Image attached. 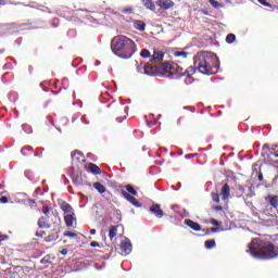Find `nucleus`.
I'll return each mask as SVG.
<instances>
[{"mask_svg":"<svg viewBox=\"0 0 278 278\" xmlns=\"http://www.w3.org/2000/svg\"><path fill=\"white\" fill-rule=\"evenodd\" d=\"M140 55H141V58H143L144 60H147V58H150V59H151V52H150L149 50H147V49L141 50Z\"/></svg>","mask_w":278,"mask_h":278,"instance_id":"30","label":"nucleus"},{"mask_svg":"<svg viewBox=\"0 0 278 278\" xmlns=\"http://www.w3.org/2000/svg\"><path fill=\"white\" fill-rule=\"evenodd\" d=\"M204 247H205V249H214V247H216V240H214V239L206 240L204 242Z\"/></svg>","mask_w":278,"mask_h":278,"instance_id":"26","label":"nucleus"},{"mask_svg":"<svg viewBox=\"0 0 278 278\" xmlns=\"http://www.w3.org/2000/svg\"><path fill=\"white\" fill-rule=\"evenodd\" d=\"M41 11H42V12H48V14H53V12H51V11L49 10V8H46V10L42 9Z\"/></svg>","mask_w":278,"mask_h":278,"instance_id":"51","label":"nucleus"},{"mask_svg":"<svg viewBox=\"0 0 278 278\" xmlns=\"http://www.w3.org/2000/svg\"><path fill=\"white\" fill-rule=\"evenodd\" d=\"M211 225H214V227H220V223H218V220L216 219H211Z\"/></svg>","mask_w":278,"mask_h":278,"instance_id":"40","label":"nucleus"},{"mask_svg":"<svg viewBox=\"0 0 278 278\" xmlns=\"http://www.w3.org/2000/svg\"><path fill=\"white\" fill-rule=\"evenodd\" d=\"M0 203H8V197H5V195L1 197Z\"/></svg>","mask_w":278,"mask_h":278,"instance_id":"44","label":"nucleus"},{"mask_svg":"<svg viewBox=\"0 0 278 278\" xmlns=\"http://www.w3.org/2000/svg\"><path fill=\"white\" fill-rule=\"evenodd\" d=\"M131 11H132L131 8H127V9H124L122 12L123 14H131Z\"/></svg>","mask_w":278,"mask_h":278,"instance_id":"41","label":"nucleus"},{"mask_svg":"<svg viewBox=\"0 0 278 278\" xmlns=\"http://www.w3.org/2000/svg\"><path fill=\"white\" fill-rule=\"evenodd\" d=\"M72 180L75 186H81V178L79 177V175L72 176Z\"/></svg>","mask_w":278,"mask_h":278,"instance_id":"28","label":"nucleus"},{"mask_svg":"<svg viewBox=\"0 0 278 278\" xmlns=\"http://www.w3.org/2000/svg\"><path fill=\"white\" fill-rule=\"evenodd\" d=\"M150 212L151 214H154L156 218H162V216H164V211H162V208L160 207V204H153L150 207Z\"/></svg>","mask_w":278,"mask_h":278,"instance_id":"13","label":"nucleus"},{"mask_svg":"<svg viewBox=\"0 0 278 278\" xmlns=\"http://www.w3.org/2000/svg\"><path fill=\"white\" fill-rule=\"evenodd\" d=\"M153 68L157 71L159 75H163V77H173V65H170V62H164L161 65H142L141 63L140 65H137V73L151 77L153 75V73H151Z\"/></svg>","mask_w":278,"mask_h":278,"instance_id":"4","label":"nucleus"},{"mask_svg":"<svg viewBox=\"0 0 278 278\" xmlns=\"http://www.w3.org/2000/svg\"><path fill=\"white\" fill-rule=\"evenodd\" d=\"M121 251L124 255H130L132 251L131 240L129 238H125V240L121 243Z\"/></svg>","mask_w":278,"mask_h":278,"instance_id":"6","label":"nucleus"},{"mask_svg":"<svg viewBox=\"0 0 278 278\" xmlns=\"http://www.w3.org/2000/svg\"><path fill=\"white\" fill-rule=\"evenodd\" d=\"M42 151H45V148H38L37 152H35V157H42Z\"/></svg>","mask_w":278,"mask_h":278,"instance_id":"37","label":"nucleus"},{"mask_svg":"<svg viewBox=\"0 0 278 278\" xmlns=\"http://www.w3.org/2000/svg\"><path fill=\"white\" fill-rule=\"evenodd\" d=\"M230 194H231V188L229 187V184L226 182L220 190V197L223 201H227Z\"/></svg>","mask_w":278,"mask_h":278,"instance_id":"11","label":"nucleus"},{"mask_svg":"<svg viewBox=\"0 0 278 278\" xmlns=\"http://www.w3.org/2000/svg\"><path fill=\"white\" fill-rule=\"evenodd\" d=\"M96 233H97V229H91V230H90V235H91V236H94Z\"/></svg>","mask_w":278,"mask_h":278,"instance_id":"55","label":"nucleus"},{"mask_svg":"<svg viewBox=\"0 0 278 278\" xmlns=\"http://www.w3.org/2000/svg\"><path fill=\"white\" fill-rule=\"evenodd\" d=\"M35 236H36L37 238H42L43 236H47V232H45V231H37V232L35 233Z\"/></svg>","mask_w":278,"mask_h":278,"instance_id":"39","label":"nucleus"},{"mask_svg":"<svg viewBox=\"0 0 278 278\" xmlns=\"http://www.w3.org/2000/svg\"><path fill=\"white\" fill-rule=\"evenodd\" d=\"M89 170L92 175H101V167L94 163H89Z\"/></svg>","mask_w":278,"mask_h":278,"instance_id":"19","label":"nucleus"},{"mask_svg":"<svg viewBox=\"0 0 278 278\" xmlns=\"http://www.w3.org/2000/svg\"><path fill=\"white\" fill-rule=\"evenodd\" d=\"M193 66L202 75H216L220 68V61L212 52H199L193 58Z\"/></svg>","mask_w":278,"mask_h":278,"instance_id":"1","label":"nucleus"},{"mask_svg":"<svg viewBox=\"0 0 278 278\" xmlns=\"http://www.w3.org/2000/svg\"><path fill=\"white\" fill-rule=\"evenodd\" d=\"M185 225L193 231H201V225L192 219H186Z\"/></svg>","mask_w":278,"mask_h":278,"instance_id":"16","label":"nucleus"},{"mask_svg":"<svg viewBox=\"0 0 278 278\" xmlns=\"http://www.w3.org/2000/svg\"><path fill=\"white\" fill-rule=\"evenodd\" d=\"M175 58H181L182 61L176 60V64H182V62H188V52L181 51V52H175Z\"/></svg>","mask_w":278,"mask_h":278,"instance_id":"18","label":"nucleus"},{"mask_svg":"<svg viewBox=\"0 0 278 278\" xmlns=\"http://www.w3.org/2000/svg\"><path fill=\"white\" fill-rule=\"evenodd\" d=\"M263 149H264V150H266V149H267L268 151H270V146H268V144H264V146H263Z\"/></svg>","mask_w":278,"mask_h":278,"instance_id":"53","label":"nucleus"},{"mask_svg":"<svg viewBox=\"0 0 278 278\" xmlns=\"http://www.w3.org/2000/svg\"><path fill=\"white\" fill-rule=\"evenodd\" d=\"M21 42H23V38H18L15 40V45L21 46Z\"/></svg>","mask_w":278,"mask_h":278,"instance_id":"48","label":"nucleus"},{"mask_svg":"<svg viewBox=\"0 0 278 278\" xmlns=\"http://www.w3.org/2000/svg\"><path fill=\"white\" fill-rule=\"evenodd\" d=\"M134 27L139 31H144V29H147V24L143 21H135Z\"/></svg>","mask_w":278,"mask_h":278,"instance_id":"21","label":"nucleus"},{"mask_svg":"<svg viewBox=\"0 0 278 278\" xmlns=\"http://www.w3.org/2000/svg\"><path fill=\"white\" fill-rule=\"evenodd\" d=\"M261 5H264L265 8H273V4L267 2L266 0H257Z\"/></svg>","mask_w":278,"mask_h":278,"instance_id":"36","label":"nucleus"},{"mask_svg":"<svg viewBox=\"0 0 278 278\" xmlns=\"http://www.w3.org/2000/svg\"><path fill=\"white\" fill-rule=\"evenodd\" d=\"M215 212H223V206H215Z\"/></svg>","mask_w":278,"mask_h":278,"instance_id":"50","label":"nucleus"},{"mask_svg":"<svg viewBox=\"0 0 278 278\" xmlns=\"http://www.w3.org/2000/svg\"><path fill=\"white\" fill-rule=\"evenodd\" d=\"M117 231H118V226H113L110 228V230H109L110 240H114V238H116Z\"/></svg>","mask_w":278,"mask_h":278,"instance_id":"24","label":"nucleus"},{"mask_svg":"<svg viewBox=\"0 0 278 278\" xmlns=\"http://www.w3.org/2000/svg\"><path fill=\"white\" fill-rule=\"evenodd\" d=\"M122 194L124 199H126V201H129V203H131V205H134L135 207H142V204L138 202L135 195L129 194L127 191H123Z\"/></svg>","mask_w":278,"mask_h":278,"instance_id":"7","label":"nucleus"},{"mask_svg":"<svg viewBox=\"0 0 278 278\" xmlns=\"http://www.w3.org/2000/svg\"><path fill=\"white\" fill-rule=\"evenodd\" d=\"M211 231L212 233H216L218 231V228H212Z\"/></svg>","mask_w":278,"mask_h":278,"instance_id":"56","label":"nucleus"},{"mask_svg":"<svg viewBox=\"0 0 278 278\" xmlns=\"http://www.w3.org/2000/svg\"><path fill=\"white\" fill-rule=\"evenodd\" d=\"M208 3H211V5L216 10H218V8H223V5H220V3H218L216 0H208Z\"/></svg>","mask_w":278,"mask_h":278,"instance_id":"33","label":"nucleus"},{"mask_svg":"<svg viewBox=\"0 0 278 278\" xmlns=\"http://www.w3.org/2000/svg\"><path fill=\"white\" fill-rule=\"evenodd\" d=\"M51 212V210L49 208V207H46L45 210H43V214L47 216V214H49Z\"/></svg>","mask_w":278,"mask_h":278,"instance_id":"49","label":"nucleus"},{"mask_svg":"<svg viewBox=\"0 0 278 278\" xmlns=\"http://www.w3.org/2000/svg\"><path fill=\"white\" fill-rule=\"evenodd\" d=\"M29 203L34 204V203H36V200H29Z\"/></svg>","mask_w":278,"mask_h":278,"instance_id":"62","label":"nucleus"},{"mask_svg":"<svg viewBox=\"0 0 278 278\" xmlns=\"http://www.w3.org/2000/svg\"><path fill=\"white\" fill-rule=\"evenodd\" d=\"M192 75H194V70L192 67L185 68L179 65L176 66L175 79H181V77L185 79H190Z\"/></svg>","mask_w":278,"mask_h":278,"instance_id":"5","label":"nucleus"},{"mask_svg":"<svg viewBox=\"0 0 278 278\" xmlns=\"http://www.w3.org/2000/svg\"><path fill=\"white\" fill-rule=\"evenodd\" d=\"M258 181H264V174L262 172L258 174Z\"/></svg>","mask_w":278,"mask_h":278,"instance_id":"46","label":"nucleus"},{"mask_svg":"<svg viewBox=\"0 0 278 278\" xmlns=\"http://www.w3.org/2000/svg\"><path fill=\"white\" fill-rule=\"evenodd\" d=\"M81 121H83V123H85V125H88V122H86V115L81 116Z\"/></svg>","mask_w":278,"mask_h":278,"instance_id":"52","label":"nucleus"},{"mask_svg":"<svg viewBox=\"0 0 278 278\" xmlns=\"http://www.w3.org/2000/svg\"><path fill=\"white\" fill-rule=\"evenodd\" d=\"M125 118H127V117H126V116H124V117H117V118H116V122H117V123H123V121H124Z\"/></svg>","mask_w":278,"mask_h":278,"instance_id":"47","label":"nucleus"},{"mask_svg":"<svg viewBox=\"0 0 278 278\" xmlns=\"http://www.w3.org/2000/svg\"><path fill=\"white\" fill-rule=\"evenodd\" d=\"M227 45H233L236 42V36L233 34H228L226 37Z\"/></svg>","mask_w":278,"mask_h":278,"instance_id":"27","label":"nucleus"},{"mask_svg":"<svg viewBox=\"0 0 278 278\" xmlns=\"http://www.w3.org/2000/svg\"><path fill=\"white\" fill-rule=\"evenodd\" d=\"M80 156H81V152L74 151L72 153V164H77V162H81V160H79Z\"/></svg>","mask_w":278,"mask_h":278,"instance_id":"22","label":"nucleus"},{"mask_svg":"<svg viewBox=\"0 0 278 278\" xmlns=\"http://www.w3.org/2000/svg\"><path fill=\"white\" fill-rule=\"evenodd\" d=\"M186 157H194V154H189Z\"/></svg>","mask_w":278,"mask_h":278,"instance_id":"63","label":"nucleus"},{"mask_svg":"<svg viewBox=\"0 0 278 278\" xmlns=\"http://www.w3.org/2000/svg\"><path fill=\"white\" fill-rule=\"evenodd\" d=\"M63 178L65 179V184H68V179L66 178L65 175H63Z\"/></svg>","mask_w":278,"mask_h":278,"instance_id":"60","label":"nucleus"},{"mask_svg":"<svg viewBox=\"0 0 278 278\" xmlns=\"http://www.w3.org/2000/svg\"><path fill=\"white\" fill-rule=\"evenodd\" d=\"M7 236H0V242H3L5 240Z\"/></svg>","mask_w":278,"mask_h":278,"instance_id":"57","label":"nucleus"},{"mask_svg":"<svg viewBox=\"0 0 278 278\" xmlns=\"http://www.w3.org/2000/svg\"><path fill=\"white\" fill-rule=\"evenodd\" d=\"M125 189L127 190L128 194H131L132 197H138V191L134 188V186L126 185Z\"/></svg>","mask_w":278,"mask_h":278,"instance_id":"25","label":"nucleus"},{"mask_svg":"<svg viewBox=\"0 0 278 278\" xmlns=\"http://www.w3.org/2000/svg\"><path fill=\"white\" fill-rule=\"evenodd\" d=\"M90 247H92L93 249H97V247H101V245L99 244V242L92 241V242L90 243Z\"/></svg>","mask_w":278,"mask_h":278,"instance_id":"42","label":"nucleus"},{"mask_svg":"<svg viewBox=\"0 0 278 278\" xmlns=\"http://www.w3.org/2000/svg\"><path fill=\"white\" fill-rule=\"evenodd\" d=\"M226 1V3H232V1L231 0H225Z\"/></svg>","mask_w":278,"mask_h":278,"instance_id":"64","label":"nucleus"},{"mask_svg":"<svg viewBox=\"0 0 278 278\" xmlns=\"http://www.w3.org/2000/svg\"><path fill=\"white\" fill-rule=\"evenodd\" d=\"M64 220H65L66 227H73V223H75V220H77V216L75 215V212L67 213L64 216Z\"/></svg>","mask_w":278,"mask_h":278,"instance_id":"12","label":"nucleus"},{"mask_svg":"<svg viewBox=\"0 0 278 278\" xmlns=\"http://www.w3.org/2000/svg\"><path fill=\"white\" fill-rule=\"evenodd\" d=\"M22 129L25 134H33V129L31 127L29 126V124H23L22 125Z\"/></svg>","mask_w":278,"mask_h":278,"instance_id":"29","label":"nucleus"},{"mask_svg":"<svg viewBox=\"0 0 278 278\" xmlns=\"http://www.w3.org/2000/svg\"><path fill=\"white\" fill-rule=\"evenodd\" d=\"M61 84H62V87H63L64 90H68V79L66 77H64L61 80Z\"/></svg>","mask_w":278,"mask_h":278,"instance_id":"34","label":"nucleus"},{"mask_svg":"<svg viewBox=\"0 0 278 278\" xmlns=\"http://www.w3.org/2000/svg\"><path fill=\"white\" fill-rule=\"evenodd\" d=\"M271 151H276V153H277V151H278V146H273V147H271Z\"/></svg>","mask_w":278,"mask_h":278,"instance_id":"54","label":"nucleus"},{"mask_svg":"<svg viewBox=\"0 0 278 278\" xmlns=\"http://www.w3.org/2000/svg\"><path fill=\"white\" fill-rule=\"evenodd\" d=\"M25 151H34V147H31V146H24L22 149H21V153H22V155H27V154H25Z\"/></svg>","mask_w":278,"mask_h":278,"instance_id":"31","label":"nucleus"},{"mask_svg":"<svg viewBox=\"0 0 278 278\" xmlns=\"http://www.w3.org/2000/svg\"><path fill=\"white\" fill-rule=\"evenodd\" d=\"M211 197H212V200L214 201V203H220V194L212 193Z\"/></svg>","mask_w":278,"mask_h":278,"instance_id":"32","label":"nucleus"},{"mask_svg":"<svg viewBox=\"0 0 278 278\" xmlns=\"http://www.w3.org/2000/svg\"><path fill=\"white\" fill-rule=\"evenodd\" d=\"M164 60V52L154 50V53L150 56V62H162Z\"/></svg>","mask_w":278,"mask_h":278,"instance_id":"15","label":"nucleus"},{"mask_svg":"<svg viewBox=\"0 0 278 278\" xmlns=\"http://www.w3.org/2000/svg\"><path fill=\"white\" fill-rule=\"evenodd\" d=\"M28 71H29V73H33L34 72V67L29 66Z\"/></svg>","mask_w":278,"mask_h":278,"instance_id":"59","label":"nucleus"},{"mask_svg":"<svg viewBox=\"0 0 278 278\" xmlns=\"http://www.w3.org/2000/svg\"><path fill=\"white\" fill-rule=\"evenodd\" d=\"M265 201L271 205V207L277 208L278 207V195H267L265 198Z\"/></svg>","mask_w":278,"mask_h":278,"instance_id":"17","label":"nucleus"},{"mask_svg":"<svg viewBox=\"0 0 278 278\" xmlns=\"http://www.w3.org/2000/svg\"><path fill=\"white\" fill-rule=\"evenodd\" d=\"M156 124H157V121H155V122L148 121L147 122L148 127H153V125H156Z\"/></svg>","mask_w":278,"mask_h":278,"instance_id":"43","label":"nucleus"},{"mask_svg":"<svg viewBox=\"0 0 278 278\" xmlns=\"http://www.w3.org/2000/svg\"><path fill=\"white\" fill-rule=\"evenodd\" d=\"M111 50L114 55L122 60H129L138 51L136 42L125 35L115 36L111 40Z\"/></svg>","mask_w":278,"mask_h":278,"instance_id":"2","label":"nucleus"},{"mask_svg":"<svg viewBox=\"0 0 278 278\" xmlns=\"http://www.w3.org/2000/svg\"><path fill=\"white\" fill-rule=\"evenodd\" d=\"M249 252L256 260H275L278 257L277 249L270 241H264L255 238L249 245Z\"/></svg>","mask_w":278,"mask_h":278,"instance_id":"3","label":"nucleus"},{"mask_svg":"<svg viewBox=\"0 0 278 278\" xmlns=\"http://www.w3.org/2000/svg\"><path fill=\"white\" fill-rule=\"evenodd\" d=\"M142 3L147 10H151V12H155V2L152 0H142Z\"/></svg>","mask_w":278,"mask_h":278,"instance_id":"20","label":"nucleus"},{"mask_svg":"<svg viewBox=\"0 0 278 278\" xmlns=\"http://www.w3.org/2000/svg\"><path fill=\"white\" fill-rule=\"evenodd\" d=\"M63 236H65L66 238H75V237H77V233L71 232V231H66V232L63 233Z\"/></svg>","mask_w":278,"mask_h":278,"instance_id":"38","label":"nucleus"},{"mask_svg":"<svg viewBox=\"0 0 278 278\" xmlns=\"http://www.w3.org/2000/svg\"><path fill=\"white\" fill-rule=\"evenodd\" d=\"M40 264H51V255H46L41 261Z\"/></svg>","mask_w":278,"mask_h":278,"instance_id":"35","label":"nucleus"},{"mask_svg":"<svg viewBox=\"0 0 278 278\" xmlns=\"http://www.w3.org/2000/svg\"><path fill=\"white\" fill-rule=\"evenodd\" d=\"M61 255H68V250L67 249L61 250Z\"/></svg>","mask_w":278,"mask_h":278,"instance_id":"45","label":"nucleus"},{"mask_svg":"<svg viewBox=\"0 0 278 278\" xmlns=\"http://www.w3.org/2000/svg\"><path fill=\"white\" fill-rule=\"evenodd\" d=\"M39 229H51V225H49V216H41L38 219Z\"/></svg>","mask_w":278,"mask_h":278,"instance_id":"10","label":"nucleus"},{"mask_svg":"<svg viewBox=\"0 0 278 278\" xmlns=\"http://www.w3.org/2000/svg\"><path fill=\"white\" fill-rule=\"evenodd\" d=\"M59 207H61L64 214H72L73 212H75V210H73V206H71V204H68L64 200H59Z\"/></svg>","mask_w":278,"mask_h":278,"instance_id":"9","label":"nucleus"},{"mask_svg":"<svg viewBox=\"0 0 278 278\" xmlns=\"http://www.w3.org/2000/svg\"><path fill=\"white\" fill-rule=\"evenodd\" d=\"M93 210H96V216H98L99 218H101V216H103V205L94 204Z\"/></svg>","mask_w":278,"mask_h":278,"instance_id":"23","label":"nucleus"},{"mask_svg":"<svg viewBox=\"0 0 278 278\" xmlns=\"http://www.w3.org/2000/svg\"><path fill=\"white\" fill-rule=\"evenodd\" d=\"M125 112L127 114V112H129V106H125Z\"/></svg>","mask_w":278,"mask_h":278,"instance_id":"61","label":"nucleus"},{"mask_svg":"<svg viewBox=\"0 0 278 278\" xmlns=\"http://www.w3.org/2000/svg\"><path fill=\"white\" fill-rule=\"evenodd\" d=\"M93 188L99 192V194H104V197H110V191L106 190L105 186L101 182H94Z\"/></svg>","mask_w":278,"mask_h":278,"instance_id":"14","label":"nucleus"},{"mask_svg":"<svg viewBox=\"0 0 278 278\" xmlns=\"http://www.w3.org/2000/svg\"><path fill=\"white\" fill-rule=\"evenodd\" d=\"M156 5L161 10H170V8H173V5H175V2H173V0H157Z\"/></svg>","mask_w":278,"mask_h":278,"instance_id":"8","label":"nucleus"},{"mask_svg":"<svg viewBox=\"0 0 278 278\" xmlns=\"http://www.w3.org/2000/svg\"><path fill=\"white\" fill-rule=\"evenodd\" d=\"M96 66H101V61H96Z\"/></svg>","mask_w":278,"mask_h":278,"instance_id":"58","label":"nucleus"}]
</instances>
